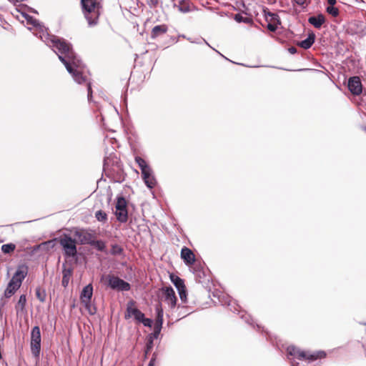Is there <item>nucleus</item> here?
I'll return each mask as SVG.
<instances>
[{
  "mask_svg": "<svg viewBox=\"0 0 366 366\" xmlns=\"http://www.w3.org/2000/svg\"><path fill=\"white\" fill-rule=\"evenodd\" d=\"M72 272L73 269L71 267L67 268L64 264H63L61 285L64 288L68 286Z\"/></svg>",
  "mask_w": 366,
  "mask_h": 366,
  "instance_id": "nucleus-22",
  "label": "nucleus"
},
{
  "mask_svg": "<svg viewBox=\"0 0 366 366\" xmlns=\"http://www.w3.org/2000/svg\"><path fill=\"white\" fill-rule=\"evenodd\" d=\"M123 248L122 246L117 244H114L112 245V249L110 250V254L112 255H120L123 253Z\"/></svg>",
  "mask_w": 366,
  "mask_h": 366,
  "instance_id": "nucleus-32",
  "label": "nucleus"
},
{
  "mask_svg": "<svg viewBox=\"0 0 366 366\" xmlns=\"http://www.w3.org/2000/svg\"><path fill=\"white\" fill-rule=\"evenodd\" d=\"M180 300L182 302L186 303L187 302V289L186 287L184 289L179 290L178 291Z\"/></svg>",
  "mask_w": 366,
  "mask_h": 366,
  "instance_id": "nucleus-37",
  "label": "nucleus"
},
{
  "mask_svg": "<svg viewBox=\"0 0 366 366\" xmlns=\"http://www.w3.org/2000/svg\"><path fill=\"white\" fill-rule=\"evenodd\" d=\"M263 13L266 21H272L275 23H280V16L278 14L271 12L269 9L265 8L263 9Z\"/></svg>",
  "mask_w": 366,
  "mask_h": 366,
  "instance_id": "nucleus-24",
  "label": "nucleus"
},
{
  "mask_svg": "<svg viewBox=\"0 0 366 366\" xmlns=\"http://www.w3.org/2000/svg\"><path fill=\"white\" fill-rule=\"evenodd\" d=\"M326 11L332 15V16L334 17H336L339 15V10L337 8L335 7L334 6H327L326 8Z\"/></svg>",
  "mask_w": 366,
  "mask_h": 366,
  "instance_id": "nucleus-36",
  "label": "nucleus"
},
{
  "mask_svg": "<svg viewBox=\"0 0 366 366\" xmlns=\"http://www.w3.org/2000/svg\"><path fill=\"white\" fill-rule=\"evenodd\" d=\"M86 309H88L89 312V314H90V315H94V314H95V313H96V308H95V307H94V309H93V310H92V308H91V305H90V304H89V306L86 307Z\"/></svg>",
  "mask_w": 366,
  "mask_h": 366,
  "instance_id": "nucleus-45",
  "label": "nucleus"
},
{
  "mask_svg": "<svg viewBox=\"0 0 366 366\" xmlns=\"http://www.w3.org/2000/svg\"><path fill=\"white\" fill-rule=\"evenodd\" d=\"M16 249V245L14 243H8L1 246V252L4 254H10Z\"/></svg>",
  "mask_w": 366,
  "mask_h": 366,
  "instance_id": "nucleus-31",
  "label": "nucleus"
},
{
  "mask_svg": "<svg viewBox=\"0 0 366 366\" xmlns=\"http://www.w3.org/2000/svg\"><path fill=\"white\" fill-rule=\"evenodd\" d=\"M157 338L158 337H154L152 335L151 333L147 335V343H146V347H145V350H144V357H145V358L147 357L148 354L151 352V350H152V349L153 347L154 340L155 339H157Z\"/></svg>",
  "mask_w": 366,
  "mask_h": 366,
  "instance_id": "nucleus-25",
  "label": "nucleus"
},
{
  "mask_svg": "<svg viewBox=\"0 0 366 366\" xmlns=\"http://www.w3.org/2000/svg\"><path fill=\"white\" fill-rule=\"evenodd\" d=\"M347 87L352 94H360L362 91V85L360 78L357 76L350 77L347 82Z\"/></svg>",
  "mask_w": 366,
  "mask_h": 366,
  "instance_id": "nucleus-14",
  "label": "nucleus"
},
{
  "mask_svg": "<svg viewBox=\"0 0 366 366\" xmlns=\"http://www.w3.org/2000/svg\"><path fill=\"white\" fill-rule=\"evenodd\" d=\"M155 311H156V322L154 325V332H152V335L154 337H159V335L161 332L162 325H163V316L164 311L162 308V303L159 302L155 305Z\"/></svg>",
  "mask_w": 366,
  "mask_h": 366,
  "instance_id": "nucleus-9",
  "label": "nucleus"
},
{
  "mask_svg": "<svg viewBox=\"0 0 366 366\" xmlns=\"http://www.w3.org/2000/svg\"><path fill=\"white\" fill-rule=\"evenodd\" d=\"M293 4L299 5L303 9H305L308 6L309 2L307 3L306 0H293Z\"/></svg>",
  "mask_w": 366,
  "mask_h": 366,
  "instance_id": "nucleus-41",
  "label": "nucleus"
},
{
  "mask_svg": "<svg viewBox=\"0 0 366 366\" xmlns=\"http://www.w3.org/2000/svg\"><path fill=\"white\" fill-rule=\"evenodd\" d=\"M75 237L78 238V240L81 244H90L95 236L93 233L81 229L76 230L74 232Z\"/></svg>",
  "mask_w": 366,
  "mask_h": 366,
  "instance_id": "nucleus-15",
  "label": "nucleus"
},
{
  "mask_svg": "<svg viewBox=\"0 0 366 366\" xmlns=\"http://www.w3.org/2000/svg\"><path fill=\"white\" fill-rule=\"evenodd\" d=\"M51 242H44L42 244V245H46V244H50Z\"/></svg>",
  "mask_w": 366,
  "mask_h": 366,
  "instance_id": "nucleus-52",
  "label": "nucleus"
},
{
  "mask_svg": "<svg viewBox=\"0 0 366 366\" xmlns=\"http://www.w3.org/2000/svg\"><path fill=\"white\" fill-rule=\"evenodd\" d=\"M181 258L186 265L190 266L195 262V256L193 252L187 247H183L181 249Z\"/></svg>",
  "mask_w": 366,
  "mask_h": 366,
  "instance_id": "nucleus-16",
  "label": "nucleus"
},
{
  "mask_svg": "<svg viewBox=\"0 0 366 366\" xmlns=\"http://www.w3.org/2000/svg\"><path fill=\"white\" fill-rule=\"evenodd\" d=\"M203 41L207 44L208 45L209 47H211L213 50H214L217 54H219L220 56H222L223 58L226 59L228 60V59L227 57H225L223 54H222L219 51H218L217 50H216L215 49H214L213 47H212L204 39H203Z\"/></svg>",
  "mask_w": 366,
  "mask_h": 366,
  "instance_id": "nucleus-44",
  "label": "nucleus"
},
{
  "mask_svg": "<svg viewBox=\"0 0 366 366\" xmlns=\"http://www.w3.org/2000/svg\"><path fill=\"white\" fill-rule=\"evenodd\" d=\"M107 278V286L112 290L121 292H127L131 290L130 284L119 277L109 274Z\"/></svg>",
  "mask_w": 366,
  "mask_h": 366,
  "instance_id": "nucleus-8",
  "label": "nucleus"
},
{
  "mask_svg": "<svg viewBox=\"0 0 366 366\" xmlns=\"http://www.w3.org/2000/svg\"><path fill=\"white\" fill-rule=\"evenodd\" d=\"M164 300L173 309L177 305V298L174 289L171 286L164 287L161 289Z\"/></svg>",
  "mask_w": 366,
  "mask_h": 366,
  "instance_id": "nucleus-12",
  "label": "nucleus"
},
{
  "mask_svg": "<svg viewBox=\"0 0 366 366\" xmlns=\"http://www.w3.org/2000/svg\"><path fill=\"white\" fill-rule=\"evenodd\" d=\"M219 301L222 305L231 306V298L229 296L222 295L219 297Z\"/></svg>",
  "mask_w": 366,
  "mask_h": 366,
  "instance_id": "nucleus-35",
  "label": "nucleus"
},
{
  "mask_svg": "<svg viewBox=\"0 0 366 366\" xmlns=\"http://www.w3.org/2000/svg\"><path fill=\"white\" fill-rule=\"evenodd\" d=\"M41 39L57 54L73 79L79 84H86L88 101L92 99V84L86 74L85 66L74 51L71 44L63 38L50 34L48 31L41 34Z\"/></svg>",
  "mask_w": 366,
  "mask_h": 366,
  "instance_id": "nucleus-1",
  "label": "nucleus"
},
{
  "mask_svg": "<svg viewBox=\"0 0 366 366\" xmlns=\"http://www.w3.org/2000/svg\"><path fill=\"white\" fill-rule=\"evenodd\" d=\"M29 10L32 13L37 14V11L36 9H34L29 8Z\"/></svg>",
  "mask_w": 366,
  "mask_h": 366,
  "instance_id": "nucleus-50",
  "label": "nucleus"
},
{
  "mask_svg": "<svg viewBox=\"0 0 366 366\" xmlns=\"http://www.w3.org/2000/svg\"><path fill=\"white\" fill-rule=\"evenodd\" d=\"M241 318L244 320V321L248 323L249 325H253L254 322H253V320L251 318V317L247 315L246 312H244V314H242L241 315Z\"/></svg>",
  "mask_w": 366,
  "mask_h": 366,
  "instance_id": "nucleus-39",
  "label": "nucleus"
},
{
  "mask_svg": "<svg viewBox=\"0 0 366 366\" xmlns=\"http://www.w3.org/2000/svg\"><path fill=\"white\" fill-rule=\"evenodd\" d=\"M201 273H202V274H204V272H202L201 270H197V274L199 277H201V276H202V274H201Z\"/></svg>",
  "mask_w": 366,
  "mask_h": 366,
  "instance_id": "nucleus-49",
  "label": "nucleus"
},
{
  "mask_svg": "<svg viewBox=\"0 0 366 366\" xmlns=\"http://www.w3.org/2000/svg\"><path fill=\"white\" fill-rule=\"evenodd\" d=\"M297 365H298V363H296V364L292 363V366H297Z\"/></svg>",
  "mask_w": 366,
  "mask_h": 366,
  "instance_id": "nucleus-53",
  "label": "nucleus"
},
{
  "mask_svg": "<svg viewBox=\"0 0 366 366\" xmlns=\"http://www.w3.org/2000/svg\"><path fill=\"white\" fill-rule=\"evenodd\" d=\"M173 3V6L177 8L178 10L182 13H188L190 11V1L189 0H171Z\"/></svg>",
  "mask_w": 366,
  "mask_h": 366,
  "instance_id": "nucleus-18",
  "label": "nucleus"
},
{
  "mask_svg": "<svg viewBox=\"0 0 366 366\" xmlns=\"http://www.w3.org/2000/svg\"><path fill=\"white\" fill-rule=\"evenodd\" d=\"M140 323H142L144 325V326H145V327H151L152 326L153 321L152 319L147 318L144 316Z\"/></svg>",
  "mask_w": 366,
  "mask_h": 366,
  "instance_id": "nucleus-40",
  "label": "nucleus"
},
{
  "mask_svg": "<svg viewBox=\"0 0 366 366\" xmlns=\"http://www.w3.org/2000/svg\"><path fill=\"white\" fill-rule=\"evenodd\" d=\"M328 6H332L336 4V0H327Z\"/></svg>",
  "mask_w": 366,
  "mask_h": 366,
  "instance_id": "nucleus-47",
  "label": "nucleus"
},
{
  "mask_svg": "<svg viewBox=\"0 0 366 366\" xmlns=\"http://www.w3.org/2000/svg\"><path fill=\"white\" fill-rule=\"evenodd\" d=\"M41 331L39 326H34L31 332L30 348L32 355L39 359L41 352Z\"/></svg>",
  "mask_w": 366,
  "mask_h": 366,
  "instance_id": "nucleus-7",
  "label": "nucleus"
},
{
  "mask_svg": "<svg viewBox=\"0 0 366 366\" xmlns=\"http://www.w3.org/2000/svg\"><path fill=\"white\" fill-rule=\"evenodd\" d=\"M28 271L29 267L26 264L18 265L16 272L9 281L21 286L23 280L25 279L28 274Z\"/></svg>",
  "mask_w": 366,
  "mask_h": 366,
  "instance_id": "nucleus-13",
  "label": "nucleus"
},
{
  "mask_svg": "<svg viewBox=\"0 0 366 366\" xmlns=\"http://www.w3.org/2000/svg\"><path fill=\"white\" fill-rule=\"evenodd\" d=\"M134 159L141 170L142 177L145 185L149 189H152L157 184L152 169L141 157L137 156Z\"/></svg>",
  "mask_w": 366,
  "mask_h": 366,
  "instance_id": "nucleus-3",
  "label": "nucleus"
},
{
  "mask_svg": "<svg viewBox=\"0 0 366 366\" xmlns=\"http://www.w3.org/2000/svg\"><path fill=\"white\" fill-rule=\"evenodd\" d=\"M26 303V297L25 295H21L19 297V299L17 302V304L15 306V308L17 312L19 311H23L25 308V305Z\"/></svg>",
  "mask_w": 366,
  "mask_h": 366,
  "instance_id": "nucleus-30",
  "label": "nucleus"
},
{
  "mask_svg": "<svg viewBox=\"0 0 366 366\" xmlns=\"http://www.w3.org/2000/svg\"><path fill=\"white\" fill-rule=\"evenodd\" d=\"M326 19L322 14H319L316 16H311L308 19V22L316 29H320L325 23Z\"/></svg>",
  "mask_w": 366,
  "mask_h": 366,
  "instance_id": "nucleus-19",
  "label": "nucleus"
},
{
  "mask_svg": "<svg viewBox=\"0 0 366 366\" xmlns=\"http://www.w3.org/2000/svg\"><path fill=\"white\" fill-rule=\"evenodd\" d=\"M95 217L99 222H105L107 220V214L102 210H98L95 213Z\"/></svg>",
  "mask_w": 366,
  "mask_h": 366,
  "instance_id": "nucleus-34",
  "label": "nucleus"
},
{
  "mask_svg": "<svg viewBox=\"0 0 366 366\" xmlns=\"http://www.w3.org/2000/svg\"><path fill=\"white\" fill-rule=\"evenodd\" d=\"M234 19L238 22V23H246V24H249L251 23L252 21L251 19L249 18H247V17H244L243 16L242 14H236L234 15Z\"/></svg>",
  "mask_w": 366,
  "mask_h": 366,
  "instance_id": "nucleus-33",
  "label": "nucleus"
},
{
  "mask_svg": "<svg viewBox=\"0 0 366 366\" xmlns=\"http://www.w3.org/2000/svg\"><path fill=\"white\" fill-rule=\"evenodd\" d=\"M35 295L36 298L41 302H44L46 301V292L45 289L38 287L35 290Z\"/></svg>",
  "mask_w": 366,
  "mask_h": 366,
  "instance_id": "nucleus-28",
  "label": "nucleus"
},
{
  "mask_svg": "<svg viewBox=\"0 0 366 366\" xmlns=\"http://www.w3.org/2000/svg\"><path fill=\"white\" fill-rule=\"evenodd\" d=\"M158 4V0H149V4L156 6Z\"/></svg>",
  "mask_w": 366,
  "mask_h": 366,
  "instance_id": "nucleus-46",
  "label": "nucleus"
},
{
  "mask_svg": "<svg viewBox=\"0 0 366 366\" xmlns=\"http://www.w3.org/2000/svg\"><path fill=\"white\" fill-rule=\"evenodd\" d=\"M114 214L121 223H125L128 220L127 202L121 194L116 197Z\"/></svg>",
  "mask_w": 366,
  "mask_h": 366,
  "instance_id": "nucleus-5",
  "label": "nucleus"
},
{
  "mask_svg": "<svg viewBox=\"0 0 366 366\" xmlns=\"http://www.w3.org/2000/svg\"><path fill=\"white\" fill-rule=\"evenodd\" d=\"M157 358V353L154 352L152 354V358L148 364V366H154Z\"/></svg>",
  "mask_w": 366,
  "mask_h": 366,
  "instance_id": "nucleus-42",
  "label": "nucleus"
},
{
  "mask_svg": "<svg viewBox=\"0 0 366 366\" xmlns=\"http://www.w3.org/2000/svg\"><path fill=\"white\" fill-rule=\"evenodd\" d=\"M93 295V286L92 284H89L84 287L81 290L80 298L84 303L85 307L89 305V302Z\"/></svg>",
  "mask_w": 366,
  "mask_h": 366,
  "instance_id": "nucleus-17",
  "label": "nucleus"
},
{
  "mask_svg": "<svg viewBox=\"0 0 366 366\" xmlns=\"http://www.w3.org/2000/svg\"><path fill=\"white\" fill-rule=\"evenodd\" d=\"M59 242L66 256L74 257L77 254L76 242L70 235L64 234Z\"/></svg>",
  "mask_w": 366,
  "mask_h": 366,
  "instance_id": "nucleus-6",
  "label": "nucleus"
},
{
  "mask_svg": "<svg viewBox=\"0 0 366 366\" xmlns=\"http://www.w3.org/2000/svg\"><path fill=\"white\" fill-rule=\"evenodd\" d=\"M230 310L232 311L233 312L238 311L237 308L235 306H232V307L230 308Z\"/></svg>",
  "mask_w": 366,
  "mask_h": 366,
  "instance_id": "nucleus-48",
  "label": "nucleus"
},
{
  "mask_svg": "<svg viewBox=\"0 0 366 366\" xmlns=\"http://www.w3.org/2000/svg\"><path fill=\"white\" fill-rule=\"evenodd\" d=\"M21 14L27 21V24H31L36 28V32L35 35L39 38L41 39V34H44L48 31V28H46L38 19L34 18L25 12H21Z\"/></svg>",
  "mask_w": 366,
  "mask_h": 366,
  "instance_id": "nucleus-11",
  "label": "nucleus"
},
{
  "mask_svg": "<svg viewBox=\"0 0 366 366\" xmlns=\"http://www.w3.org/2000/svg\"><path fill=\"white\" fill-rule=\"evenodd\" d=\"M288 51L292 54H295L297 52V49L295 46H291L288 49Z\"/></svg>",
  "mask_w": 366,
  "mask_h": 366,
  "instance_id": "nucleus-43",
  "label": "nucleus"
},
{
  "mask_svg": "<svg viewBox=\"0 0 366 366\" xmlns=\"http://www.w3.org/2000/svg\"><path fill=\"white\" fill-rule=\"evenodd\" d=\"M170 278L172 283L177 288V291L182 289H184L186 287L183 280L179 277L178 276L171 274Z\"/></svg>",
  "mask_w": 366,
  "mask_h": 366,
  "instance_id": "nucleus-26",
  "label": "nucleus"
},
{
  "mask_svg": "<svg viewBox=\"0 0 366 366\" xmlns=\"http://www.w3.org/2000/svg\"><path fill=\"white\" fill-rule=\"evenodd\" d=\"M177 310L179 311L178 316L179 317V319L185 317L192 312L189 310V307L184 305L182 306L180 305L177 306Z\"/></svg>",
  "mask_w": 366,
  "mask_h": 366,
  "instance_id": "nucleus-29",
  "label": "nucleus"
},
{
  "mask_svg": "<svg viewBox=\"0 0 366 366\" xmlns=\"http://www.w3.org/2000/svg\"><path fill=\"white\" fill-rule=\"evenodd\" d=\"M167 29L168 28L166 24H160L154 26L151 32V38L154 39L164 34L167 31Z\"/></svg>",
  "mask_w": 366,
  "mask_h": 366,
  "instance_id": "nucleus-20",
  "label": "nucleus"
},
{
  "mask_svg": "<svg viewBox=\"0 0 366 366\" xmlns=\"http://www.w3.org/2000/svg\"><path fill=\"white\" fill-rule=\"evenodd\" d=\"M287 356H295L297 357L299 360L306 359L311 362L326 357V353L324 351H317L315 353L307 355L305 351L300 350L295 345L288 346L287 347Z\"/></svg>",
  "mask_w": 366,
  "mask_h": 366,
  "instance_id": "nucleus-4",
  "label": "nucleus"
},
{
  "mask_svg": "<svg viewBox=\"0 0 366 366\" xmlns=\"http://www.w3.org/2000/svg\"><path fill=\"white\" fill-rule=\"evenodd\" d=\"M135 303L132 300L128 302L124 318L129 319L133 316L135 320L140 323L145 315L142 311L134 307Z\"/></svg>",
  "mask_w": 366,
  "mask_h": 366,
  "instance_id": "nucleus-10",
  "label": "nucleus"
},
{
  "mask_svg": "<svg viewBox=\"0 0 366 366\" xmlns=\"http://www.w3.org/2000/svg\"><path fill=\"white\" fill-rule=\"evenodd\" d=\"M267 22H268V24H267V28L268 30H269L270 31H272V32H274L277 29V26L279 24H280V23H275V22H272V21H267Z\"/></svg>",
  "mask_w": 366,
  "mask_h": 366,
  "instance_id": "nucleus-38",
  "label": "nucleus"
},
{
  "mask_svg": "<svg viewBox=\"0 0 366 366\" xmlns=\"http://www.w3.org/2000/svg\"><path fill=\"white\" fill-rule=\"evenodd\" d=\"M106 164H107V159H106V158H104V167H105Z\"/></svg>",
  "mask_w": 366,
  "mask_h": 366,
  "instance_id": "nucleus-51",
  "label": "nucleus"
},
{
  "mask_svg": "<svg viewBox=\"0 0 366 366\" xmlns=\"http://www.w3.org/2000/svg\"><path fill=\"white\" fill-rule=\"evenodd\" d=\"M89 245L94 247L99 252H105L106 244L102 239H95L94 238Z\"/></svg>",
  "mask_w": 366,
  "mask_h": 366,
  "instance_id": "nucleus-27",
  "label": "nucleus"
},
{
  "mask_svg": "<svg viewBox=\"0 0 366 366\" xmlns=\"http://www.w3.org/2000/svg\"><path fill=\"white\" fill-rule=\"evenodd\" d=\"M81 5L89 26H96L100 14L99 4L97 1L81 0Z\"/></svg>",
  "mask_w": 366,
  "mask_h": 366,
  "instance_id": "nucleus-2",
  "label": "nucleus"
},
{
  "mask_svg": "<svg viewBox=\"0 0 366 366\" xmlns=\"http://www.w3.org/2000/svg\"><path fill=\"white\" fill-rule=\"evenodd\" d=\"M315 37L316 36H315V33L311 32L308 34L307 37L305 39H304L298 43V46L305 49H308L315 43Z\"/></svg>",
  "mask_w": 366,
  "mask_h": 366,
  "instance_id": "nucleus-21",
  "label": "nucleus"
},
{
  "mask_svg": "<svg viewBox=\"0 0 366 366\" xmlns=\"http://www.w3.org/2000/svg\"><path fill=\"white\" fill-rule=\"evenodd\" d=\"M21 286L9 281L7 287L4 291V297L6 298H10L15 292L20 288Z\"/></svg>",
  "mask_w": 366,
  "mask_h": 366,
  "instance_id": "nucleus-23",
  "label": "nucleus"
}]
</instances>
